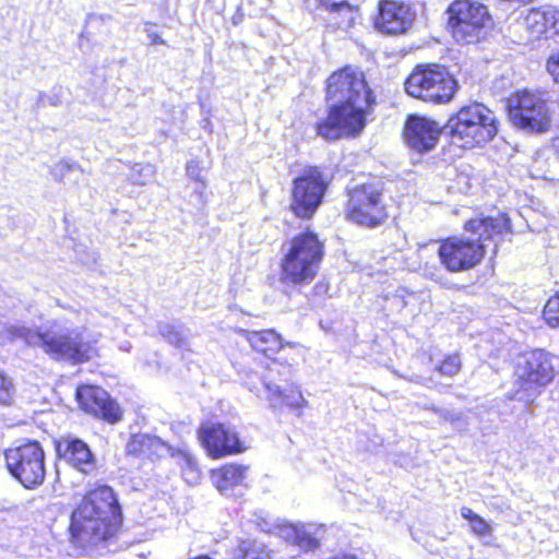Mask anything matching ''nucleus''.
I'll return each mask as SVG.
<instances>
[{"label": "nucleus", "mask_w": 559, "mask_h": 559, "mask_svg": "<svg viewBox=\"0 0 559 559\" xmlns=\"http://www.w3.org/2000/svg\"><path fill=\"white\" fill-rule=\"evenodd\" d=\"M464 229L468 236L449 237L439 242L437 252L449 272L467 271L479 264L490 242L496 252L498 243L510 234V223L506 215L499 214L496 217L469 219Z\"/></svg>", "instance_id": "f257e3e1"}, {"label": "nucleus", "mask_w": 559, "mask_h": 559, "mask_svg": "<svg viewBox=\"0 0 559 559\" xmlns=\"http://www.w3.org/2000/svg\"><path fill=\"white\" fill-rule=\"evenodd\" d=\"M67 318L55 320L45 331H37L24 325L8 329L13 341L21 340L28 346L39 347L55 360H68L81 364L96 354L99 334L87 328L72 329Z\"/></svg>", "instance_id": "f03ea898"}, {"label": "nucleus", "mask_w": 559, "mask_h": 559, "mask_svg": "<svg viewBox=\"0 0 559 559\" xmlns=\"http://www.w3.org/2000/svg\"><path fill=\"white\" fill-rule=\"evenodd\" d=\"M121 523V508L114 490H91L72 512L70 531L81 544H96L112 536Z\"/></svg>", "instance_id": "7ed1b4c3"}, {"label": "nucleus", "mask_w": 559, "mask_h": 559, "mask_svg": "<svg viewBox=\"0 0 559 559\" xmlns=\"http://www.w3.org/2000/svg\"><path fill=\"white\" fill-rule=\"evenodd\" d=\"M453 144L472 148L491 141L498 133L497 117L488 107L474 103L462 107L445 126Z\"/></svg>", "instance_id": "20e7f679"}, {"label": "nucleus", "mask_w": 559, "mask_h": 559, "mask_svg": "<svg viewBox=\"0 0 559 559\" xmlns=\"http://www.w3.org/2000/svg\"><path fill=\"white\" fill-rule=\"evenodd\" d=\"M323 243L312 231L295 236L287 245L282 259V278L286 283L311 282L320 269L324 251Z\"/></svg>", "instance_id": "39448f33"}, {"label": "nucleus", "mask_w": 559, "mask_h": 559, "mask_svg": "<svg viewBox=\"0 0 559 559\" xmlns=\"http://www.w3.org/2000/svg\"><path fill=\"white\" fill-rule=\"evenodd\" d=\"M556 357L543 349H535L519 357L514 369V385L520 399H534L552 382L556 374Z\"/></svg>", "instance_id": "423d86ee"}, {"label": "nucleus", "mask_w": 559, "mask_h": 559, "mask_svg": "<svg viewBox=\"0 0 559 559\" xmlns=\"http://www.w3.org/2000/svg\"><path fill=\"white\" fill-rule=\"evenodd\" d=\"M328 118L317 127L318 134L326 140L358 135L366 126V116L373 99L333 102Z\"/></svg>", "instance_id": "0eeeda50"}, {"label": "nucleus", "mask_w": 559, "mask_h": 559, "mask_svg": "<svg viewBox=\"0 0 559 559\" xmlns=\"http://www.w3.org/2000/svg\"><path fill=\"white\" fill-rule=\"evenodd\" d=\"M455 88L456 81L438 64L418 66L405 81L408 95L435 104L452 99Z\"/></svg>", "instance_id": "6e6552de"}, {"label": "nucleus", "mask_w": 559, "mask_h": 559, "mask_svg": "<svg viewBox=\"0 0 559 559\" xmlns=\"http://www.w3.org/2000/svg\"><path fill=\"white\" fill-rule=\"evenodd\" d=\"M449 26L454 39L463 44L478 41L491 25L486 5L472 0H455L448 9Z\"/></svg>", "instance_id": "1a4fd4ad"}, {"label": "nucleus", "mask_w": 559, "mask_h": 559, "mask_svg": "<svg viewBox=\"0 0 559 559\" xmlns=\"http://www.w3.org/2000/svg\"><path fill=\"white\" fill-rule=\"evenodd\" d=\"M9 473L25 488L34 489L44 483L45 452L37 441H29L4 452Z\"/></svg>", "instance_id": "9d476101"}, {"label": "nucleus", "mask_w": 559, "mask_h": 559, "mask_svg": "<svg viewBox=\"0 0 559 559\" xmlns=\"http://www.w3.org/2000/svg\"><path fill=\"white\" fill-rule=\"evenodd\" d=\"M509 115L515 127L535 133L546 132L551 123L547 100L540 93L520 91L511 96Z\"/></svg>", "instance_id": "9b49d317"}, {"label": "nucleus", "mask_w": 559, "mask_h": 559, "mask_svg": "<svg viewBox=\"0 0 559 559\" xmlns=\"http://www.w3.org/2000/svg\"><path fill=\"white\" fill-rule=\"evenodd\" d=\"M328 181L318 167H309L293 182L290 209L296 216L311 217L322 202Z\"/></svg>", "instance_id": "f8f14e48"}, {"label": "nucleus", "mask_w": 559, "mask_h": 559, "mask_svg": "<svg viewBox=\"0 0 559 559\" xmlns=\"http://www.w3.org/2000/svg\"><path fill=\"white\" fill-rule=\"evenodd\" d=\"M347 217L364 226L379 225L385 217L380 190L373 185H362L349 192Z\"/></svg>", "instance_id": "ddd939ff"}, {"label": "nucleus", "mask_w": 559, "mask_h": 559, "mask_svg": "<svg viewBox=\"0 0 559 559\" xmlns=\"http://www.w3.org/2000/svg\"><path fill=\"white\" fill-rule=\"evenodd\" d=\"M326 98L331 102L373 99L364 73L358 68L345 67L333 72L326 81Z\"/></svg>", "instance_id": "4468645a"}, {"label": "nucleus", "mask_w": 559, "mask_h": 559, "mask_svg": "<svg viewBox=\"0 0 559 559\" xmlns=\"http://www.w3.org/2000/svg\"><path fill=\"white\" fill-rule=\"evenodd\" d=\"M198 436L203 448L214 459L241 453L249 448L233 428L223 424L205 423L199 428Z\"/></svg>", "instance_id": "2eb2a0df"}, {"label": "nucleus", "mask_w": 559, "mask_h": 559, "mask_svg": "<svg viewBox=\"0 0 559 559\" xmlns=\"http://www.w3.org/2000/svg\"><path fill=\"white\" fill-rule=\"evenodd\" d=\"M416 19L415 10L403 1L380 0L374 25L381 33L389 35L405 34Z\"/></svg>", "instance_id": "dca6fc26"}, {"label": "nucleus", "mask_w": 559, "mask_h": 559, "mask_svg": "<svg viewBox=\"0 0 559 559\" xmlns=\"http://www.w3.org/2000/svg\"><path fill=\"white\" fill-rule=\"evenodd\" d=\"M441 134L440 124L425 116L411 115L404 127V138L408 147L426 153L432 150Z\"/></svg>", "instance_id": "f3484780"}, {"label": "nucleus", "mask_w": 559, "mask_h": 559, "mask_svg": "<svg viewBox=\"0 0 559 559\" xmlns=\"http://www.w3.org/2000/svg\"><path fill=\"white\" fill-rule=\"evenodd\" d=\"M76 399L81 407L95 417L117 423L121 419V411L108 393L99 386L82 385L76 390Z\"/></svg>", "instance_id": "a211bd4d"}, {"label": "nucleus", "mask_w": 559, "mask_h": 559, "mask_svg": "<svg viewBox=\"0 0 559 559\" xmlns=\"http://www.w3.org/2000/svg\"><path fill=\"white\" fill-rule=\"evenodd\" d=\"M246 383L251 392L255 393L258 397L266 400L271 407L276 408L286 405L300 415L301 411L308 406V401L296 385H292L286 392H283L277 384L272 383L267 378L261 380L262 388L250 379Z\"/></svg>", "instance_id": "6ab92c4d"}, {"label": "nucleus", "mask_w": 559, "mask_h": 559, "mask_svg": "<svg viewBox=\"0 0 559 559\" xmlns=\"http://www.w3.org/2000/svg\"><path fill=\"white\" fill-rule=\"evenodd\" d=\"M274 531L285 542L305 551H313L320 548L324 526L312 523H289L282 520L274 525Z\"/></svg>", "instance_id": "aec40b11"}, {"label": "nucleus", "mask_w": 559, "mask_h": 559, "mask_svg": "<svg viewBox=\"0 0 559 559\" xmlns=\"http://www.w3.org/2000/svg\"><path fill=\"white\" fill-rule=\"evenodd\" d=\"M57 451L71 467L82 474L88 475L96 469L95 457L90 447L81 439L62 438L57 443Z\"/></svg>", "instance_id": "412c9836"}, {"label": "nucleus", "mask_w": 559, "mask_h": 559, "mask_svg": "<svg viewBox=\"0 0 559 559\" xmlns=\"http://www.w3.org/2000/svg\"><path fill=\"white\" fill-rule=\"evenodd\" d=\"M523 24L533 39H538L549 32L558 34L559 9L550 5L531 9L525 15Z\"/></svg>", "instance_id": "4be33fe9"}, {"label": "nucleus", "mask_w": 559, "mask_h": 559, "mask_svg": "<svg viewBox=\"0 0 559 559\" xmlns=\"http://www.w3.org/2000/svg\"><path fill=\"white\" fill-rule=\"evenodd\" d=\"M126 451L128 454L146 457H160L167 454L174 455V449L156 436L138 433L128 441Z\"/></svg>", "instance_id": "5701e85b"}, {"label": "nucleus", "mask_w": 559, "mask_h": 559, "mask_svg": "<svg viewBox=\"0 0 559 559\" xmlns=\"http://www.w3.org/2000/svg\"><path fill=\"white\" fill-rule=\"evenodd\" d=\"M320 8L329 13L331 26L348 29L354 26L359 16V9L347 0H320Z\"/></svg>", "instance_id": "b1692460"}, {"label": "nucleus", "mask_w": 559, "mask_h": 559, "mask_svg": "<svg viewBox=\"0 0 559 559\" xmlns=\"http://www.w3.org/2000/svg\"><path fill=\"white\" fill-rule=\"evenodd\" d=\"M248 467L236 464L224 465L212 472V480L215 487L224 495H228L237 486L245 484Z\"/></svg>", "instance_id": "393cba45"}, {"label": "nucleus", "mask_w": 559, "mask_h": 559, "mask_svg": "<svg viewBox=\"0 0 559 559\" xmlns=\"http://www.w3.org/2000/svg\"><path fill=\"white\" fill-rule=\"evenodd\" d=\"M250 345L260 353L269 356L282 348L281 336L273 330L242 331Z\"/></svg>", "instance_id": "a878e982"}, {"label": "nucleus", "mask_w": 559, "mask_h": 559, "mask_svg": "<svg viewBox=\"0 0 559 559\" xmlns=\"http://www.w3.org/2000/svg\"><path fill=\"white\" fill-rule=\"evenodd\" d=\"M238 552L236 559H272L266 546L257 540H242L238 546Z\"/></svg>", "instance_id": "bb28decb"}, {"label": "nucleus", "mask_w": 559, "mask_h": 559, "mask_svg": "<svg viewBox=\"0 0 559 559\" xmlns=\"http://www.w3.org/2000/svg\"><path fill=\"white\" fill-rule=\"evenodd\" d=\"M158 333L171 345L180 349L189 346L188 335L185 331L174 324L160 322L158 324Z\"/></svg>", "instance_id": "cd10ccee"}, {"label": "nucleus", "mask_w": 559, "mask_h": 559, "mask_svg": "<svg viewBox=\"0 0 559 559\" xmlns=\"http://www.w3.org/2000/svg\"><path fill=\"white\" fill-rule=\"evenodd\" d=\"M84 169L82 166L71 159L62 158L56 164H53L50 169L49 174L51 175L52 179L57 182H63L64 179L69 178L72 174H83Z\"/></svg>", "instance_id": "c85d7f7f"}, {"label": "nucleus", "mask_w": 559, "mask_h": 559, "mask_svg": "<svg viewBox=\"0 0 559 559\" xmlns=\"http://www.w3.org/2000/svg\"><path fill=\"white\" fill-rule=\"evenodd\" d=\"M156 175V168L152 164H135L132 167L130 179L135 185L144 186L151 182Z\"/></svg>", "instance_id": "c756f323"}, {"label": "nucleus", "mask_w": 559, "mask_h": 559, "mask_svg": "<svg viewBox=\"0 0 559 559\" xmlns=\"http://www.w3.org/2000/svg\"><path fill=\"white\" fill-rule=\"evenodd\" d=\"M543 317L548 325L551 323L550 318H559V292L551 296L546 302Z\"/></svg>", "instance_id": "7c9ffc66"}, {"label": "nucleus", "mask_w": 559, "mask_h": 559, "mask_svg": "<svg viewBox=\"0 0 559 559\" xmlns=\"http://www.w3.org/2000/svg\"><path fill=\"white\" fill-rule=\"evenodd\" d=\"M461 368V360L457 356H450L445 358L438 367L441 374L452 377L459 372Z\"/></svg>", "instance_id": "2f4dec72"}, {"label": "nucleus", "mask_w": 559, "mask_h": 559, "mask_svg": "<svg viewBox=\"0 0 559 559\" xmlns=\"http://www.w3.org/2000/svg\"><path fill=\"white\" fill-rule=\"evenodd\" d=\"M13 384L11 380L0 373V404H9L13 396Z\"/></svg>", "instance_id": "473e14b6"}, {"label": "nucleus", "mask_w": 559, "mask_h": 559, "mask_svg": "<svg viewBox=\"0 0 559 559\" xmlns=\"http://www.w3.org/2000/svg\"><path fill=\"white\" fill-rule=\"evenodd\" d=\"M439 415L441 418H443V420L452 423L456 429H462L466 424L464 420V415L459 412L442 409L439 411Z\"/></svg>", "instance_id": "72a5a7b5"}, {"label": "nucleus", "mask_w": 559, "mask_h": 559, "mask_svg": "<svg viewBox=\"0 0 559 559\" xmlns=\"http://www.w3.org/2000/svg\"><path fill=\"white\" fill-rule=\"evenodd\" d=\"M471 531L477 536H486L491 533V526L478 515L474 521L469 524Z\"/></svg>", "instance_id": "f704fd0d"}, {"label": "nucleus", "mask_w": 559, "mask_h": 559, "mask_svg": "<svg viewBox=\"0 0 559 559\" xmlns=\"http://www.w3.org/2000/svg\"><path fill=\"white\" fill-rule=\"evenodd\" d=\"M547 71L554 81L559 84V51L552 53L547 60Z\"/></svg>", "instance_id": "c9c22d12"}, {"label": "nucleus", "mask_w": 559, "mask_h": 559, "mask_svg": "<svg viewBox=\"0 0 559 559\" xmlns=\"http://www.w3.org/2000/svg\"><path fill=\"white\" fill-rule=\"evenodd\" d=\"M187 174L191 179L202 183L204 182L201 167L199 166L198 162L191 160L187 164Z\"/></svg>", "instance_id": "e433bc0d"}, {"label": "nucleus", "mask_w": 559, "mask_h": 559, "mask_svg": "<svg viewBox=\"0 0 559 559\" xmlns=\"http://www.w3.org/2000/svg\"><path fill=\"white\" fill-rule=\"evenodd\" d=\"M144 29L153 45H164L165 44L163 38L155 32L153 24L146 23Z\"/></svg>", "instance_id": "4c0bfd02"}, {"label": "nucleus", "mask_w": 559, "mask_h": 559, "mask_svg": "<svg viewBox=\"0 0 559 559\" xmlns=\"http://www.w3.org/2000/svg\"><path fill=\"white\" fill-rule=\"evenodd\" d=\"M460 512L462 518L467 520L469 524L474 521V519L478 516V514H476L471 508L467 507L461 508Z\"/></svg>", "instance_id": "58836bf2"}, {"label": "nucleus", "mask_w": 559, "mask_h": 559, "mask_svg": "<svg viewBox=\"0 0 559 559\" xmlns=\"http://www.w3.org/2000/svg\"><path fill=\"white\" fill-rule=\"evenodd\" d=\"M179 453H182L186 462H187V465L188 467L192 471L194 468V460L193 457L189 454V453H186V452H182V451H179Z\"/></svg>", "instance_id": "ea45409f"}, {"label": "nucleus", "mask_w": 559, "mask_h": 559, "mask_svg": "<svg viewBox=\"0 0 559 559\" xmlns=\"http://www.w3.org/2000/svg\"><path fill=\"white\" fill-rule=\"evenodd\" d=\"M326 559H357V558L352 555L342 554V555H335V556L329 557Z\"/></svg>", "instance_id": "a19ab883"}, {"label": "nucleus", "mask_w": 559, "mask_h": 559, "mask_svg": "<svg viewBox=\"0 0 559 559\" xmlns=\"http://www.w3.org/2000/svg\"><path fill=\"white\" fill-rule=\"evenodd\" d=\"M394 300H396V301L401 300V304H402L403 307L407 306V301L404 300V296L403 295L394 296Z\"/></svg>", "instance_id": "79ce46f5"}, {"label": "nucleus", "mask_w": 559, "mask_h": 559, "mask_svg": "<svg viewBox=\"0 0 559 559\" xmlns=\"http://www.w3.org/2000/svg\"><path fill=\"white\" fill-rule=\"evenodd\" d=\"M551 323L549 324L550 328H559V317L552 319L550 318Z\"/></svg>", "instance_id": "37998d69"}, {"label": "nucleus", "mask_w": 559, "mask_h": 559, "mask_svg": "<svg viewBox=\"0 0 559 559\" xmlns=\"http://www.w3.org/2000/svg\"><path fill=\"white\" fill-rule=\"evenodd\" d=\"M554 147L559 155V134L554 139Z\"/></svg>", "instance_id": "c03bdc74"}, {"label": "nucleus", "mask_w": 559, "mask_h": 559, "mask_svg": "<svg viewBox=\"0 0 559 559\" xmlns=\"http://www.w3.org/2000/svg\"><path fill=\"white\" fill-rule=\"evenodd\" d=\"M533 177H545L544 174H535V175H532Z\"/></svg>", "instance_id": "a18cd8bd"}]
</instances>
